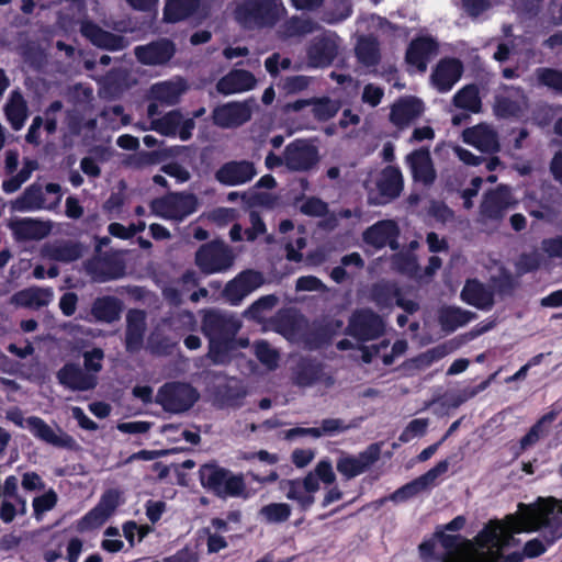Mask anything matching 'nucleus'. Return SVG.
<instances>
[{
    "instance_id": "052dcab7",
    "label": "nucleus",
    "mask_w": 562,
    "mask_h": 562,
    "mask_svg": "<svg viewBox=\"0 0 562 562\" xmlns=\"http://www.w3.org/2000/svg\"><path fill=\"white\" fill-rule=\"evenodd\" d=\"M57 502V495L55 492L49 491L38 497H35L33 501V508L34 514L36 518L38 519L42 514H44L47 510H50Z\"/></svg>"
},
{
    "instance_id": "a19ab883",
    "label": "nucleus",
    "mask_w": 562,
    "mask_h": 562,
    "mask_svg": "<svg viewBox=\"0 0 562 562\" xmlns=\"http://www.w3.org/2000/svg\"><path fill=\"white\" fill-rule=\"evenodd\" d=\"M13 209L16 211H32L50 209V206L44 196L42 186L33 183L13 202Z\"/></svg>"
},
{
    "instance_id": "393cba45",
    "label": "nucleus",
    "mask_w": 562,
    "mask_h": 562,
    "mask_svg": "<svg viewBox=\"0 0 562 562\" xmlns=\"http://www.w3.org/2000/svg\"><path fill=\"white\" fill-rule=\"evenodd\" d=\"M448 468L449 463L447 460L440 461L435 468L430 469L425 474L396 490L390 495V499L392 502H404L417 495L434 484L439 475L448 471Z\"/></svg>"
},
{
    "instance_id": "8fccbe9b",
    "label": "nucleus",
    "mask_w": 562,
    "mask_h": 562,
    "mask_svg": "<svg viewBox=\"0 0 562 562\" xmlns=\"http://www.w3.org/2000/svg\"><path fill=\"white\" fill-rule=\"evenodd\" d=\"M535 78L538 85L562 93V71L548 67H540L535 70Z\"/></svg>"
},
{
    "instance_id": "e2e57ef3",
    "label": "nucleus",
    "mask_w": 562,
    "mask_h": 562,
    "mask_svg": "<svg viewBox=\"0 0 562 562\" xmlns=\"http://www.w3.org/2000/svg\"><path fill=\"white\" fill-rule=\"evenodd\" d=\"M246 390L244 385L236 379H232L225 385L223 396L231 404H236L239 400L244 398Z\"/></svg>"
},
{
    "instance_id": "4be33fe9",
    "label": "nucleus",
    "mask_w": 562,
    "mask_h": 562,
    "mask_svg": "<svg viewBox=\"0 0 562 562\" xmlns=\"http://www.w3.org/2000/svg\"><path fill=\"white\" fill-rule=\"evenodd\" d=\"M463 142L474 146L482 153L495 154L501 149L496 130L486 123L465 128L462 132Z\"/></svg>"
},
{
    "instance_id": "72a5a7b5",
    "label": "nucleus",
    "mask_w": 562,
    "mask_h": 562,
    "mask_svg": "<svg viewBox=\"0 0 562 562\" xmlns=\"http://www.w3.org/2000/svg\"><path fill=\"white\" fill-rule=\"evenodd\" d=\"M122 310L121 300L105 295L97 297L92 302L90 314L98 323L112 324L120 319Z\"/></svg>"
},
{
    "instance_id": "6ab92c4d",
    "label": "nucleus",
    "mask_w": 562,
    "mask_h": 562,
    "mask_svg": "<svg viewBox=\"0 0 562 562\" xmlns=\"http://www.w3.org/2000/svg\"><path fill=\"white\" fill-rule=\"evenodd\" d=\"M147 314L143 310L132 308L125 315L124 345L128 353H137L144 346L147 331Z\"/></svg>"
},
{
    "instance_id": "e433bc0d",
    "label": "nucleus",
    "mask_w": 562,
    "mask_h": 562,
    "mask_svg": "<svg viewBox=\"0 0 562 562\" xmlns=\"http://www.w3.org/2000/svg\"><path fill=\"white\" fill-rule=\"evenodd\" d=\"M319 29L317 22L310 18L293 15L286 19L277 30V35L281 40L304 36L314 33Z\"/></svg>"
},
{
    "instance_id": "423d86ee",
    "label": "nucleus",
    "mask_w": 562,
    "mask_h": 562,
    "mask_svg": "<svg viewBox=\"0 0 562 562\" xmlns=\"http://www.w3.org/2000/svg\"><path fill=\"white\" fill-rule=\"evenodd\" d=\"M199 397L198 390L191 384L168 382L159 387L155 402L168 413L181 414L188 412Z\"/></svg>"
},
{
    "instance_id": "4d7b16f0",
    "label": "nucleus",
    "mask_w": 562,
    "mask_h": 562,
    "mask_svg": "<svg viewBox=\"0 0 562 562\" xmlns=\"http://www.w3.org/2000/svg\"><path fill=\"white\" fill-rule=\"evenodd\" d=\"M104 352L101 348H94L83 352L85 371L97 375L102 370V360Z\"/></svg>"
},
{
    "instance_id": "2f4dec72",
    "label": "nucleus",
    "mask_w": 562,
    "mask_h": 562,
    "mask_svg": "<svg viewBox=\"0 0 562 562\" xmlns=\"http://www.w3.org/2000/svg\"><path fill=\"white\" fill-rule=\"evenodd\" d=\"M175 54V46L168 40H160L146 46H137L135 56L145 65H161L167 63Z\"/></svg>"
},
{
    "instance_id": "69168bd1",
    "label": "nucleus",
    "mask_w": 562,
    "mask_h": 562,
    "mask_svg": "<svg viewBox=\"0 0 562 562\" xmlns=\"http://www.w3.org/2000/svg\"><path fill=\"white\" fill-rule=\"evenodd\" d=\"M109 516L100 510L97 506L90 510L81 520V529H94L102 526Z\"/></svg>"
},
{
    "instance_id": "f03ea898",
    "label": "nucleus",
    "mask_w": 562,
    "mask_h": 562,
    "mask_svg": "<svg viewBox=\"0 0 562 562\" xmlns=\"http://www.w3.org/2000/svg\"><path fill=\"white\" fill-rule=\"evenodd\" d=\"M288 11L281 0H247L235 10V19L248 30L274 27Z\"/></svg>"
},
{
    "instance_id": "b1692460",
    "label": "nucleus",
    "mask_w": 562,
    "mask_h": 562,
    "mask_svg": "<svg viewBox=\"0 0 562 562\" xmlns=\"http://www.w3.org/2000/svg\"><path fill=\"white\" fill-rule=\"evenodd\" d=\"M413 180L424 187H431L437 178L430 151L427 148H419L406 156Z\"/></svg>"
},
{
    "instance_id": "c9c22d12",
    "label": "nucleus",
    "mask_w": 562,
    "mask_h": 562,
    "mask_svg": "<svg viewBox=\"0 0 562 562\" xmlns=\"http://www.w3.org/2000/svg\"><path fill=\"white\" fill-rule=\"evenodd\" d=\"M43 255L54 261L71 262L82 256L80 244L70 240H59L43 247Z\"/></svg>"
},
{
    "instance_id": "6e6d98bb",
    "label": "nucleus",
    "mask_w": 562,
    "mask_h": 562,
    "mask_svg": "<svg viewBox=\"0 0 562 562\" xmlns=\"http://www.w3.org/2000/svg\"><path fill=\"white\" fill-rule=\"evenodd\" d=\"M312 78L303 75L289 76L282 82V90L286 94H294L306 90L312 83Z\"/></svg>"
},
{
    "instance_id": "13d9d810",
    "label": "nucleus",
    "mask_w": 562,
    "mask_h": 562,
    "mask_svg": "<svg viewBox=\"0 0 562 562\" xmlns=\"http://www.w3.org/2000/svg\"><path fill=\"white\" fill-rule=\"evenodd\" d=\"M300 211L308 216H324L328 213V204L319 198L311 196L303 202Z\"/></svg>"
},
{
    "instance_id": "ea45409f",
    "label": "nucleus",
    "mask_w": 562,
    "mask_h": 562,
    "mask_svg": "<svg viewBox=\"0 0 562 562\" xmlns=\"http://www.w3.org/2000/svg\"><path fill=\"white\" fill-rule=\"evenodd\" d=\"M4 114L14 131H19L23 127L29 115V108L20 91L11 92L4 105Z\"/></svg>"
},
{
    "instance_id": "0e129e2a",
    "label": "nucleus",
    "mask_w": 562,
    "mask_h": 562,
    "mask_svg": "<svg viewBox=\"0 0 562 562\" xmlns=\"http://www.w3.org/2000/svg\"><path fill=\"white\" fill-rule=\"evenodd\" d=\"M278 297L276 295H266L257 300L247 311V314L251 315L252 317H260V315L265 311L272 310L277 303Z\"/></svg>"
},
{
    "instance_id": "3c124183",
    "label": "nucleus",
    "mask_w": 562,
    "mask_h": 562,
    "mask_svg": "<svg viewBox=\"0 0 562 562\" xmlns=\"http://www.w3.org/2000/svg\"><path fill=\"white\" fill-rule=\"evenodd\" d=\"M259 515L269 524H280L289 519L291 507L285 503H271L261 507Z\"/></svg>"
},
{
    "instance_id": "412c9836",
    "label": "nucleus",
    "mask_w": 562,
    "mask_h": 562,
    "mask_svg": "<svg viewBox=\"0 0 562 562\" xmlns=\"http://www.w3.org/2000/svg\"><path fill=\"white\" fill-rule=\"evenodd\" d=\"M263 283V277L255 270H246L240 272L233 280L227 282L223 291L224 296L232 304H238L249 293L258 289Z\"/></svg>"
},
{
    "instance_id": "5701e85b",
    "label": "nucleus",
    "mask_w": 562,
    "mask_h": 562,
    "mask_svg": "<svg viewBox=\"0 0 562 562\" xmlns=\"http://www.w3.org/2000/svg\"><path fill=\"white\" fill-rule=\"evenodd\" d=\"M56 378L61 385L71 391H90L98 384L97 375L86 372L79 364L72 362L63 366Z\"/></svg>"
},
{
    "instance_id": "774afa93",
    "label": "nucleus",
    "mask_w": 562,
    "mask_h": 562,
    "mask_svg": "<svg viewBox=\"0 0 562 562\" xmlns=\"http://www.w3.org/2000/svg\"><path fill=\"white\" fill-rule=\"evenodd\" d=\"M541 249L550 258L562 259V236H554L543 239L541 243Z\"/></svg>"
},
{
    "instance_id": "79ce46f5",
    "label": "nucleus",
    "mask_w": 562,
    "mask_h": 562,
    "mask_svg": "<svg viewBox=\"0 0 562 562\" xmlns=\"http://www.w3.org/2000/svg\"><path fill=\"white\" fill-rule=\"evenodd\" d=\"M474 316L475 314L470 311L447 306L442 307L439 312V323L443 330L453 331L468 324Z\"/></svg>"
},
{
    "instance_id": "864d4df0",
    "label": "nucleus",
    "mask_w": 562,
    "mask_h": 562,
    "mask_svg": "<svg viewBox=\"0 0 562 562\" xmlns=\"http://www.w3.org/2000/svg\"><path fill=\"white\" fill-rule=\"evenodd\" d=\"M255 353L259 361L269 370H274L279 362V352L266 341L255 344Z\"/></svg>"
},
{
    "instance_id": "6e6552de",
    "label": "nucleus",
    "mask_w": 562,
    "mask_h": 562,
    "mask_svg": "<svg viewBox=\"0 0 562 562\" xmlns=\"http://www.w3.org/2000/svg\"><path fill=\"white\" fill-rule=\"evenodd\" d=\"M366 188L370 204H386L398 198L403 191L402 172L394 166H387L376 175L371 183H366Z\"/></svg>"
},
{
    "instance_id": "7c9ffc66",
    "label": "nucleus",
    "mask_w": 562,
    "mask_h": 562,
    "mask_svg": "<svg viewBox=\"0 0 562 562\" xmlns=\"http://www.w3.org/2000/svg\"><path fill=\"white\" fill-rule=\"evenodd\" d=\"M9 227L19 240H40L52 231L50 222L34 218H20L10 222Z\"/></svg>"
},
{
    "instance_id": "c03bdc74",
    "label": "nucleus",
    "mask_w": 562,
    "mask_h": 562,
    "mask_svg": "<svg viewBox=\"0 0 562 562\" xmlns=\"http://www.w3.org/2000/svg\"><path fill=\"white\" fill-rule=\"evenodd\" d=\"M454 349L456 345L452 341L438 345L409 360L408 366L417 370H424L430 367L432 362L451 353Z\"/></svg>"
},
{
    "instance_id": "c756f323",
    "label": "nucleus",
    "mask_w": 562,
    "mask_h": 562,
    "mask_svg": "<svg viewBox=\"0 0 562 562\" xmlns=\"http://www.w3.org/2000/svg\"><path fill=\"white\" fill-rule=\"evenodd\" d=\"M54 292L50 288L30 286L14 293L10 303L18 307L40 310L48 306L53 301Z\"/></svg>"
},
{
    "instance_id": "7ed1b4c3",
    "label": "nucleus",
    "mask_w": 562,
    "mask_h": 562,
    "mask_svg": "<svg viewBox=\"0 0 562 562\" xmlns=\"http://www.w3.org/2000/svg\"><path fill=\"white\" fill-rule=\"evenodd\" d=\"M203 487L212 491L218 497H246V483L243 474H234L217 464H204L199 471Z\"/></svg>"
},
{
    "instance_id": "4c0bfd02",
    "label": "nucleus",
    "mask_w": 562,
    "mask_h": 562,
    "mask_svg": "<svg viewBox=\"0 0 562 562\" xmlns=\"http://www.w3.org/2000/svg\"><path fill=\"white\" fill-rule=\"evenodd\" d=\"M461 297L480 310L490 308L494 303L493 291L476 280H469L465 283Z\"/></svg>"
},
{
    "instance_id": "cd10ccee",
    "label": "nucleus",
    "mask_w": 562,
    "mask_h": 562,
    "mask_svg": "<svg viewBox=\"0 0 562 562\" xmlns=\"http://www.w3.org/2000/svg\"><path fill=\"white\" fill-rule=\"evenodd\" d=\"M255 75L245 69H232L216 83V91L223 95L241 93L257 86Z\"/></svg>"
},
{
    "instance_id": "9b49d317",
    "label": "nucleus",
    "mask_w": 562,
    "mask_h": 562,
    "mask_svg": "<svg viewBox=\"0 0 562 562\" xmlns=\"http://www.w3.org/2000/svg\"><path fill=\"white\" fill-rule=\"evenodd\" d=\"M240 327L235 315L221 311H209L202 321V330L211 342H231Z\"/></svg>"
},
{
    "instance_id": "f3484780",
    "label": "nucleus",
    "mask_w": 562,
    "mask_h": 562,
    "mask_svg": "<svg viewBox=\"0 0 562 562\" xmlns=\"http://www.w3.org/2000/svg\"><path fill=\"white\" fill-rule=\"evenodd\" d=\"M257 176V169L250 160H231L223 164L214 178L223 186L237 187L250 182Z\"/></svg>"
},
{
    "instance_id": "aec40b11",
    "label": "nucleus",
    "mask_w": 562,
    "mask_h": 562,
    "mask_svg": "<svg viewBox=\"0 0 562 562\" xmlns=\"http://www.w3.org/2000/svg\"><path fill=\"white\" fill-rule=\"evenodd\" d=\"M26 426L35 437L44 442L57 448L76 449L77 443L75 439L66 434L61 428H53L46 424L42 418L32 416L26 418Z\"/></svg>"
},
{
    "instance_id": "f8f14e48",
    "label": "nucleus",
    "mask_w": 562,
    "mask_h": 562,
    "mask_svg": "<svg viewBox=\"0 0 562 562\" xmlns=\"http://www.w3.org/2000/svg\"><path fill=\"white\" fill-rule=\"evenodd\" d=\"M188 90L186 81L181 78L154 83L147 93L150 103L147 106V116L159 114V106H173L179 103L181 95Z\"/></svg>"
},
{
    "instance_id": "bb28decb",
    "label": "nucleus",
    "mask_w": 562,
    "mask_h": 562,
    "mask_svg": "<svg viewBox=\"0 0 562 562\" xmlns=\"http://www.w3.org/2000/svg\"><path fill=\"white\" fill-rule=\"evenodd\" d=\"M292 380L294 384L304 387L316 383L330 387L335 382L333 376L324 371L321 363L310 360H302L296 364L293 370Z\"/></svg>"
},
{
    "instance_id": "dca6fc26",
    "label": "nucleus",
    "mask_w": 562,
    "mask_h": 562,
    "mask_svg": "<svg viewBox=\"0 0 562 562\" xmlns=\"http://www.w3.org/2000/svg\"><path fill=\"white\" fill-rule=\"evenodd\" d=\"M279 488L290 501H295L302 509H307L315 501L314 493L319 490V483L314 474H307L300 480H281Z\"/></svg>"
},
{
    "instance_id": "37998d69",
    "label": "nucleus",
    "mask_w": 562,
    "mask_h": 562,
    "mask_svg": "<svg viewBox=\"0 0 562 562\" xmlns=\"http://www.w3.org/2000/svg\"><path fill=\"white\" fill-rule=\"evenodd\" d=\"M452 103L456 108L471 112L479 113L482 108L480 91L477 86L468 85L460 89L453 97Z\"/></svg>"
},
{
    "instance_id": "bf43d9fd",
    "label": "nucleus",
    "mask_w": 562,
    "mask_h": 562,
    "mask_svg": "<svg viewBox=\"0 0 562 562\" xmlns=\"http://www.w3.org/2000/svg\"><path fill=\"white\" fill-rule=\"evenodd\" d=\"M228 344L229 342L210 341L209 358L213 363L227 364L231 361Z\"/></svg>"
},
{
    "instance_id": "a878e982",
    "label": "nucleus",
    "mask_w": 562,
    "mask_h": 562,
    "mask_svg": "<svg viewBox=\"0 0 562 562\" xmlns=\"http://www.w3.org/2000/svg\"><path fill=\"white\" fill-rule=\"evenodd\" d=\"M398 233L400 228L395 221L383 220L368 227L363 232L362 236L364 243L373 246L374 248H382L389 245L391 249L396 250L398 249V244L396 241Z\"/></svg>"
},
{
    "instance_id": "58836bf2",
    "label": "nucleus",
    "mask_w": 562,
    "mask_h": 562,
    "mask_svg": "<svg viewBox=\"0 0 562 562\" xmlns=\"http://www.w3.org/2000/svg\"><path fill=\"white\" fill-rule=\"evenodd\" d=\"M355 54L361 65L374 67L381 59L380 44L373 35H358Z\"/></svg>"
},
{
    "instance_id": "49530a36",
    "label": "nucleus",
    "mask_w": 562,
    "mask_h": 562,
    "mask_svg": "<svg viewBox=\"0 0 562 562\" xmlns=\"http://www.w3.org/2000/svg\"><path fill=\"white\" fill-rule=\"evenodd\" d=\"M150 121V130L158 132L164 136H172L176 135L181 122L182 114L179 110H172L166 113L164 116L156 119L149 117Z\"/></svg>"
},
{
    "instance_id": "4468645a",
    "label": "nucleus",
    "mask_w": 562,
    "mask_h": 562,
    "mask_svg": "<svg viewBox=\"0 0 562 562\" xmlns=\"http://www.w3.org/2000/svg\"><path fill=\"white\" fill-rule=\"evenodd\" d=\"M340 37L333 32L315 36L307 47V60L312 67H327L338 56Z\"/></svg>"
},
{
    "instance_id": "39448f33",
    "label": "nucleus",
    "mask_w": 562,
    "mask_h": 562,
    "mask_svg": "<svg viewBox=\"0 0 562 562\" xmlns=\"http://www.w3.org/2000/svg\"><path fill=\"white\" fill-rule=\"evenodd\" d=\"M516 203L509 188L499 186L484 195L476 221L485 229L494 231L501 225L507 211L513 209Z\"/></svg>"
},
{
    "instance_id": "c85d7f7f",
    "label": "nucleus",
    "mask_w": 562,
    "mask_h": 562,
    "mask_svg": "<svg viewBox=\"0 0 562 562\" xmlns=\"http://www.w3.org/2000/svg\"><path fill=\"white\" fill-rule=\"evenodd\" d=\"M462 64L453 58L442 59L431 74V82L440 92L449 91L461 78Z\"/></svg>"
},
{
    "instance_id": "473e14b6",
    "label": "nucleus",
    "mask_w": 562,
    "mask_h": 562,
    "mask_svg": "<svg viewBox=\"0 0 562 562\" xmlns=\"http://www.w3.org/2000/svg\"><path fill=\"white\" fill-rule=\"evenodd\" d=\"M437 54V43L429 37L413 41L406 52V60L419 71H425L428 60Z\"/></svg>"
},
{
    "instance_id": "680f3d73",
    "label": "nucleus",
    "mask_w": 562,
    "mask_h": 562,
    "mask_svg": "<svg viewBox=\"0 0 562 562\" xmlns=\"http://www.w3.org/2000/svg\"><path fill=\"white\" fill-rule=\"evenodd\" d=\"M158 160L157 151H139L130 157L128 165L133 168H144L157 164Z\"/></svg>"
},
{
    "instance_id": "de8ad7c7",
    "label": "nucleus",
    "mask_w": 562,
    "mask_h": 562,
    "mask_svg": "<svg viewBox=\"0 0 562 562\" xmlns=\"http://www.w3.org/2000/svg\"><path fill=\"white\" fill-rule=\"evenodd\" d=\"M398 295L400 289L392 282L381 281L371 289V299L381 308L390 307Z\"/></svg>"
},
{
    "instance_id": "338daca9",
    "label": "nucleus",
    "mask_w": 562,
    "mask_h": 562,
    "mask_svg": "<svg viewBox=\"0 0 562 562\" xmlns=\"http://www.w3.org/2000/svg\"><path fill=\"white\" fill-rule=\"evenodd\" d=\"M119 498L120 493L115 490H110L103 494L97 507L110 517L119 506Z\"/></svg>"
},
{
    "instance_id": "2eb2a0df",
    "label": "nucleus",
    "mask_w": 562,
    "mask_h": 562,
    "mask_svg": "<svg viewBox=\"0 0 562 562\" xmlns=\"http://www.w3.org/2000/svg\"><path fill=\"white\" fill-rule=\"evenodd\" d=\"M255 105L254 99L225 103L213 110V122L222 128L238 127L251 119Z\"/></svg>"
},
{
    "instance_id": "f704fd0d",
    "label": "nucleus",
    "mask_w": 562,
    "mask_h": 562,
    "mask_svg": "<svg viewBox=\"0 0 562 562\" xmlns=\"http://www.w3.org/2000/svg\"><path fill=\"white\" fill-rule=\"evenodd\" d=\"M424 106L416 98H404L398 100L391 109V122L403 128L422 115Z\"/></svg>"
},
{
    "instance_id": "a18cd8bd",
    "label": "nucleus",
    "mask_w": 562,
    "mask_h": 562,
    "mask_svg": "<svg viewBox=\"0 0 562 562\" xmlns=\"http://www.w3.org/2000/svg\"><path fill=\"white\" fill-rule=\"evenodd\" d=\"M200 4V0H168L165 7V20L178 22L190 16Z\"/></svg>"
},
{
    "instance_id": "1a4fd4ad",
    "label": "nucleus",
    "mask_w": 562,
    "mask_h": 562,
    "mask_svg": "<svg viewBox=\"0 0 562 562\" xmlns=\"http://www.w3.org/2000/svg\"><path fill=\"white\" fill-rule=\"evenodd\" d=\"M286 170L296 173H307L317 169L321 162L318 147L312 139L299 138L285 147Z\"/></svg>"
},
{
    "instance_id": "f257e3e1",
    "label": "nucleus",
    "mask_w": 562,
    "mask_h": 562,
    "mask_svg": "<svg viewBox=\"0 0 562 562\" xmlns=\"http://www.w3.org/2000/svg\"><path fill=\"white\" fill-rule=\"evenodd\" d=\"M544 529L548 543L562 537V499L538 498L525 507L520 517L509 515L505 524L491 520L474 538V542L457 535L438 532L445 552L442 562H496L501 550L510 543L513 533Z\"/></svg>"
},
{
    "instance_id": "9d476101",
    "label": "nucleus",
    "mask_w": 562,
    "mask_h": 562,
    "mask_svg": "<svg viewBox=\"0 0 562 562\" xmlns=\"http://www.w3.org/2000/svg\"><path fill=\"white\" fill-rule=\"evenodd\" d=\"M198 199L192 193L179 192L156 199L150 203L153 213L168 220L182 221L195 212Z\"/></svg>"
},
{
    "instance_id": "a211bd4d",
    "label": "nucleus",
    "mask_w": 562,
    "mask_h": 562,
    "mask_svg": "<svg viewBox=\"0 0 562 562\" xmlns=\"http://www.w3.org/2000/svg\"><path fill=\"white\" fill-rule=\"evenodd\" d=\"M79 32L93 46L106 50H121L127 46V41L121 36L103 30L91 20L83 19L79 22Z\"/></svg>"
},
{
    "instance_id": "0eeeda50",
    "label": "nucleus",
    "mask_w": 562,
    "mask_h": 562,
    "mask_svg": "<svg viewBox=\"0 0 562 562\" xmlns=\"http://www.w3.org/2000/svg\"><path fill=\"white\" fill-rule=\"evenodd\" d=\"M386 323L371 308L355 310L348 318L345 334L359 342L379 339L385 334Z\"/></svg>"
},
{
    "instance_id": "5fc2aeb1",
    "label": "nucleus",
    "mask_w": 562,
    "mask_h": 562,
    "mask_svg": "<svg viewBox=\"0 0 562 562\" xmlns=\"http://www.w3.org/2000/svg\"><path fill=\"white\" fill-rule=\"evenodd\" d=\"M123 273V268H117L110 263H98L92 269L91 277L93 281L106 282L121 278Z\"/></svg>"
},
{
    "instance_id": "ddd939ff",
    "label": "nucleus",
    "mask_w": 562,
    "mask_h": 562,
    "mask_svg": "<svg viewBox=\"0 0 562 562\" xmlns=\"http://www.w3.org/2000/svg\"><path fill=\"white\" fill-rule=\"evenodd\" d=\"M381 456L379 443L370 445L366 450L358 454L342 452L337 459L336 469L346 479L351 480L367 472Z\"/></svg>"
},
{
    "instance_id": "603ef678",
    "label": "nucleus",
    "mask_w": 562,
    "mask_h": 562,
    "mask_svg": "<svg viewBox=\"0 0 562 562\" xmlns=\"http://www.w3.org/2000/svg\"><path fill=\"white\" fill-rule=\"evenodd\" d=\"M555 419V413L549 412L548 414L543 415L525 435L520 440V446L522 449H526L532 445H535L540 437L544 434L543 425L550 424Z\"/></svg>"
},
{
    "instance_id": "09e8293b",
    "label": "nucleus",
    "mask_w": 562,
    "mask_h": 562,
    "mask_svg": "<svg viewBox=\"0 0 562 562\" xmlns=\"http://www.w3.org/2000/svg\"><path fill=\"white\" fill-rule=\"evenodd\" d=\"M341 108L338 100L328 97L312 98V112L317 121H328L334 117Z\"/></svg>"
},
{
    "instance_id": "20e7f679",
    "label": "nucleus",
    "mask_w": 562,
    "mask_h": 562,
    "mask_svg": "<svg viewBox=\"0 0 562 562\" xmlns=\"http://www.w3.org/2000/svg\"><path fill=\"white\" fill-rule=\"evenodd\" d=\"M235 260L234 249L221 239L202 244L194 254V265L206 276L227 272Z\"/></svg>"
}]
</instances>
